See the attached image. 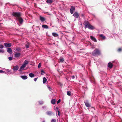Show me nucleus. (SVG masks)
<instances>
[{
    "label": "nucleus",
    "instance_id": "31",
    "mask_svg": "<svg viewBox=\"0 0 122 122\" xmlns=\"http://www.w3.org/2000/svg\"><path fill=\"white\" fill-rule=\"evenodd\" d=\"M54 109L56 111H57L58 109L57 107H54Z\"/></svg>",
    "mask_w": 122,
    "mask_h": 122
},
{
    "label": "nucleus",
    "instance_id": "5",
    "mask_svg": "<svg viewBox=\"0 0 122 122\" xmlns=\"http://www.w3.org/2000/svg\"><path fill=\"white\" fill-rule=\"evenodd\" d=\"M83 24L85 25V27L86 28H88L89 25H90L88 22H84Z\"/></svg>",
    "mask_w": 122,
    "mask_h": 122
},
{
    "label": "nucleus",
    "instance_id": "37",
    "mask_svg": "<svg viewBox=\"0 0 122 122\" xmlns=\"http://www.w3.org/2000/svg\"><path fill=\"white\" fill-rule=\"evenodd\" d=\"M39 103L40 105H41L43 103V102L42 101H39Z\"/></svg>",
    "mask_w": 122,
    "mask_h": 122
},
{
    "label": "nucleus",
    "instance_id": "38",
    "mask_svg": "<svg viewBox=\"0 0 122 122\" xmlns=\"http://www.w3.org/2000/svg\"><path fill=\"white\" fill-rule=\"evenodd\" d=\"M5 72L4 71L0 70V73H4Z\"/></svg>",
    "mask_w": 122,
    "mask_h": 122
},
{
    "label": "nucleus",
    "instance_id": "4",
    "mask_svg": "<svg viewBox=\"0 0 122 122\" xmlns=\"http://www.w3.org/2000/svg\"><path fill=\"white\" fill-rule=\"evenodd\" d=\"M16 19L17 20L19 21V23L20 24H22L23 22V19L22 18L20 17L17 18V19Z\"/></svg>",
    "mask_w": 122,
    "mask_h": 122
},
{
    "label": "nucleus",
    "instance_id": "49",
    "mask_svg": "<svg viewBox=\"0 0 122 122\" xmlns=\"http://www.w3.org/2000/svg\"><path fill=\"white\" fill-rule=\"evenodd\" d=\"M10 74V73H8L7 74V75H8V74H9H9Z\"/></svg>",
    "mask_w": 122,
    "mask_h": 122
},
{
    "label": "nucleus",
    "instance_id": "3",
    "mask_svg": "<svg viewBox=\"0 0 122 122\" xmlns=\"http://www.w3.org/2000/svg\"><path fill=\"white\" fill-rule=\"evenodd\" d=\"M75 8L74 6H71L70 10V12L71 14H72L75 11Z\"/></svg>",
    "mask_w": 122,
    "mask_h": 122
},
{
    "label": "nucleus",
    "instance_id": "1",
    "mask_svg": "<svg viewBox=\"0 0 122 122\" xmlns=\"http://www.w3.org/2000/svg\"><path fill=\"white\" fill-rule=\"evenodd\" d=\"M100 54V51L97 49H96L92 53V55L94 56L99 55Z\"/></svg>",
    "mask_w": 122,
    "mask_h": 122
},
{
    "label": "nucleus",
    "instance_id": "14",
    "mask_svg": "<svg viewBox=\"0 0 122 122\" xmlns=\"http://www.w3.org/2000/svg\"><path fill=\"white\" fill-rule=\"evenodd\" d=\"M113 66V64L111 62H109L108 65V66L110 68H112Z\"/></svg>",
    "mask_w": 122,
    "mask_h": 122
},
{
    "label": "nucleus",
    "instance_id": "10",
    "mask_svg": "<svg viewBox=\"0 0 122 122\" xmlns=\"http://www.w3.org/2000/svg\"><path fill=\"white\" fill-rule=\"evenodd\" d=\"M84 103L85 104V105L87 107H90V105L88 102L87 101H85Z\"/></svg>",
    "mask_w": 122,
    "mask_h": 122
},
{
    "label": "nucleus",
    "instance_id": "45",
    "mask_svg": "<svg viewBox=\"0 0 122 122\" xmlns=\"http://www.w3.org/2000/svg\"><path fill=\"white\" fill-rule=\"evenodd\" d=\"M71 77L72 79H74L75 78V76H72Z\"/></svg>",
    "mask_w": 122,
    "mask_h": 122
},
{
    "label": "nucleus",
    "instance_id": "40",
    "mask_svg": "<svg viewBox=\"0 0 122 122\" xmlns=\"http://www.w3.org/2000/svg\"><path fill=\"white\" fill-rule=\"evenodd\" d=\"M61 100L60 99H59L57 102V104H58L59 103H60V102Z\"/></svg>",
    "mask_w": 122,
    "mask_h": 122
},
{
    "label": "nucleus",
    "instance_id": "29",
    "mask_svg": "<svg viewBox=\"0 0 122 122\" xmlns=\"http://www.w3.org/2000/svg\"><path fill=\"white\" fill-rule=\"evenodd\" d=\"M29 44L28 43H27V44L26 45L25 47L26 48H28L29 47Z\"/></svg>",
    "mask_w": 122,
    "mask_h": 122
},
{
    "label": "nucleus",
    "instance_id": "36",
    "mask_svg": "<svg viewBox=\"0 0 122 122\" xmlns=\"http://www.w3.org/2000/svg\"><path fill=\"white\" fill-rule=\"evenodd\" d=\"M41 63H40L38 65V68H39L41 66Z\"/></svg>",
    "mask_w": 122,
    "mask_h": 122
},
{
    "label": "nucleus",
    "instance_id": "27",
    "mask_svg": "<svg viewBox=\"0 0 122 122\" xmlns=\"http://www.w3.org/2000/svg\"><path fill=\"white\" fill-rule=\"evenodd\" d=\"M67 94L69 96H70L71 95V92L69 91H68L67 92Z\"/></svg>",
    "mask_w": 122,
    "mask_h": 122
},
{
    "label": "nucleus",
    "instance_id": "9",
    "mask_svg": "<svg viewBox=\"0 0 122 122\" xmlns=\"http://www.w3.org/2000/svg\"><path fill=\"white\" fill-rule=\"evenodd\" d=\"M19 67L17 65L14 66L13 67V70L14 71H16L18 70Z\"/></svg>",
    "mask_w": 122,
    "mask_h": 122
},
{
    "label": "nucleus",
    "instance_id": "22",
    "mask_svg": "<svg viewBox=\"0 0 122 122\" xmlns=\"http://www.w3.org/2000/svg\"><path fill=\"white\" fill-rule=\"evenodd\" d=\"M29 75L30 77L31 78L34 77L35 76L34 74L32 73H29Z\"/></svg>",
    "mask_w": 122,
    "mask_h": 122
},
{
    "label": "nucleus",
    "instance_id": "8",
    "mask_svg": "<svg viewBox=\"0 0 122 122\" xmlns=\"http://www.w3.org/2000/svg\"><path fill=\"white\" fill-rule=\"evenodd\" d=\"M90 39L93 41H94L95 42H97V40L94 37L92 36H90Z\"/></svg>",
    "mask_w": 122,
    "mask_h": 122
},
{
    "label": "nucleus",
    "instance_id": "34",
    "mask_svg": "<svg viewBox=\"0 0 122 122\" xmlns=\"http://www.w3.org/2000/svg\"><path fill=\"white\" fill-rule=\"evenodd\" d=\"M45 73L44 71L43 70H42L41 71V74L42 75H43Z\"/></svg>",
    "mask_w": 122,
    "mask_h": 122
},
{
    "label": "nucleus",
    "instance_id": "44",
    "mask_svg": "<svg viewBox=\"0 0 122 122\" xmlns=\"http://www.w3.org/2000/svg\"><path fill=\"white\" fill-rule=\"evenodd\" d=\"M46 106H43L42 107V108L43 109H44L45 108H46Z\"/></svg>",
    "mask_w": 122,
    "mask_h": 122
},
{
    "label": "nucleus",
    "instance_id": "41",
    "mask_svg": "<svg viewBox=\"0 0 122 122\" xmlns=\"http://www.w3.org/2000/svg\"><path fill=\"white\" fill-rule=\"evenodd\" d=\"M48 87L49 90L50 91H51L52 90V89L50 87Z\"/></svg>",
    "mask_w": 122,
    "mask_h": 122
},
{
    "label": "nucleus",
    "instance_id": "47",
    "mask_svg": "<svg viewBox=\"0 0 122 122\" xmlns=\"http://www.w3.org/2000/svg\"><path fill=\"white\" fill-rule=\"evenodd\" d=\"M81 15L82 16V17L84 16V15L83 14H81Z\"/></svg>",
    "mask_w": 122,
    "mask_h": 122
},
{
    "label": "nucleus",
    "instance_id": "39",
    "mask_svg": "<svg viewBox=\"0 0 122 122\" xmlns=\"http://www.w3.org/2000/svg\"><path fill=\"white\" fill-rule=\"evenodd\" d=\"M57 113L58 114V115L59 116H60V112L59 111H57Z\"/></svg>",
    "mask_w": 122,
    "mask_h": 122
},
{
    "label": "nucleus",
    "instance_id": "6",
    "mask_svg": "<svg viewBox=\"0 0 122 122\" xmlns=\"http://www.w3.org/2000/svg\"><path fill=\"white\" fill-rule=\"evenodd\" d=\"M4 45L6 47H11V44L9 43H4Z\"/></svg>",
    "mask_w": 122,
    "mask_h": 122
},
{
    "label": "nucleus",
    "instance_id": "21",
    "mask_svg": "<svg viewBox=\"0 0 122 122\" xmlns=\"http://www.w3.org/2000/svg\"><path fill=\"white\" fill-rule=\"evenodd\" d=\"M88 28L92 30L94 29L95 28L93 26L90 24L89 25Z\"/></svg>",
    "mask_w": 122,
    "mask_h": 122
},
{
    "label": "nucleus",
    "instance_id": "26",
    "mask_svg": "<svg viewBox=\"0 0 122 122\" xmlns=\"http://www.w3.org/2000/svg\"><path fill=\"white\" fill-rule=\"evenodd\" d=\"M52 0H47V2L48 3H52Z\"/></svg>",
    "mask_w": 122,
    "mask_h": 122
},
{
    "label": "nucleus",
    "instance_id": "24",
    "mask_svg": "<svg viewBox=\"0 0 122 122\" xmlns=\"http://www.w3.org/2000/svg\"><path fill=\"white\" fill-rule=\"evenodd\" d=\"M47 80L45 77H44L43 78V83H45L46 81Z\"/></svg>",
    "mask_w": 122,
    "mask_h": 122
},
{
    "label": "nucleus",
    "instance_id": "46",
    "mask_svg": "<svg viewBox=\"0 0 122 122\" xmlns=\"http://www.w3.org/2000/svg\"><path fill=\"white\" fill-rule=\"evenodd\" d=\"M7 71L8 72H9L11 71L9 70L8 69H7Z\"/></svg>",
    "mask_w": 122,
    "mask_h": 122
},
{
    "label": "nucleus",
    "instance_id": "50",
    "mask_svg": "<svg viewBox=\"0 0 122 122\" xmlns=\"http://www.w3.org/2000/svg\"><path fill=\"white\" fill-rule=\"evenodd\" d=\"M42 122H45V121H43Z\"/></svg>",
    "mask_w": 122,
    "mask_h": 122
},
{
    "label": "nucleus",
    "instance_id": "12",
    "mask_svg": "<svg viewBox=\"0 0 122 122\" xmlns=\"http://www.w3.org/2000/svg\"><path fill=\"white\" fill-rule=\"evenodd\" d=\"M7 52L10 54H11L12 53V50L10 48H8L7 49Z\"/></svg>",
    "mask_w": 122,
    "mask_h": 122
},
{
    "label": "nucleus",
    "instance_id": "7",
    "mask_svg": "<svg viewBox=\"0 0 122 122\" xmlns=\"http://www.w3.org/2000/svg\"><path fill=\"white\" fill-rule=\"evenodd\" d=\"M79 15L77 12H75L73 14V16L74 17H75L76 18H78Z\"/></svg>",
    "mask_w": 122,
    "mask_h": 122
},
{
    "label": "nucleus",
    "instance_id": "43",
    "mask_svg": "<svg viewBox=\"0 0 122 122\" xmlns=\"http://www.w3.org/2000/svg\"><path fill=\"white\" fill-rule=\"evenodd\" d=\"M118 51H120L121 50V48H119V49H118Z\"/></svg>",
    "mask_w": 122,
    "mask_h": 122
},
{
    "label": "nucleus",
    "instance_id": "17",
    "mask_svg": "<svg viewBox=\"0 0 122 122\" xmlns=\"http://www.w3.org/2000/svg\"><path fill=\"white\" fill-rule=\"evenodd\" d=\"M28 63V61H27L26 60L24 61L22 65L25 67H26V65Z\"/></svg>",
    "mask_w": 122,
    "mask_h": 122
},
{
    "label": "nucleus",
    "instance_id": "30",
    "mask_svg": "<svg viewBox=\"0 0 122 122\" xmlns=\"http://www.w3.org/2000/svg\"><path fill=\"white\" fill-rule=\"evenodd\" d=\"M4 50L0 49V53H4Z\"/></svg>",
    "mask_w": 122,
    "mask_h": 122
},
{
    "label": "nucleus",
    "instance_id": "35",
    "mask_svg": "<svg viewBox=\"0 0 122 122\" xmlns=\"http://www.w3.org/2000/svg\"><path fill=\"white\" fill-rule=\"evenodd\" d=\"M4 46L2 45H0V48L1 49H3L4 48Z\"/></svg>",
    "mask_w": 122,
    "mask_h": 122
},
{
    "label": "nucleus",
    "instance_id": "28",
    "mask_svg": "<svg viewBox=\"0 0 122 122\" xmlns=\"http://www.w3.org/2000/svg\"><path fill=\"white\" fill-rule=\"evenodd\" d=\"M60 61L61 62H62L64 61V59L62 58H60Z\"/></svg>",
    "mask_w": 122,
    "mask_h": 122
},
{
    "label": "nucleus",
    "instance_id": "19",
    "mask_svg": "<svg viewBox=\"0 0 122 122\" xmlns=\"http://www.w3.org/2000/svg\"><path fill=\"white\" fill-rule=\"evenodd\" d=\"M43 28L45 29H48V26L46 25H42Z\"/></svg>",
    "mask_w": 122,
    "mask_h": 122
},
{
    "label": "nucleus",
    "instance_id": "15",
    "mask_svg": "<svg viewBox=\"0 0 122 122\" xmlns=\"http://www.w3.org/2000/svg\"><path fill=\"white\" fill-rule=\"evenodd\" d=\"M46 113L47 115L51 116L53 114V112L51 111H48L46 112Z\"/></svg>",
    "mask_w": 122,
    "mask_h": 122
},
{
    "label": "nucleus",
    "instance_id": "2",
    "mask_svg": "<svg viewBox=\"0 0 122 122\" xmlns=\"http://www.w3.org/2000/svg\"><path fill=\"white\" fill-rule=\"evenodd\" d=\"M12 15L16 17V19H17V18L20 17L21 16V13L19 12H14L12 13Z\"/></svg>",
    "mask_w": 122,
    "mask_h": 122
},
{
    "label": "nucleus",
    "instance_id": "42",
    "mask_svg": "<svg viewBox=\"0 0 122 122\" xmlns=\"http://www.w3.org/2000/svg\"><path fill=\"white\" fill-rule=\"evenodd\" d=\"M37 79V78H35L34 79V81H36Z\"/></svg>",
    "mask_w": 122,
    "mask_h": 122
},
{
    "label": "nucleus",
    "instance_id": "33",
    "mask_svg": "<svg viewBox=\"0 0 122 122\" xmlns=\"http://www.w3.org/2000/svg\"><path fill=\"white\" fill-rule=\"evenodd\" d=\"M8 59L10 61H11L12 60L13 58L12 57L10 56L8 57Z\"/></svg>",
    "mask_w": 122,
    "mask_h": 122
},
{
    "label": "nucleus",
    "instance_id": "18",
    "mask_svg": "<svg viewBox=\"0 0 122 122\" xmlns=\"http://www.w3.org/2000/svg\"><path fill=\"white\" fill-rule=\"evenodd\" d=\"M20 77L23 80H25L27 78V76H21Z\"/></svg>",
    "mask_w": 122,
    "mask_h": 122
},
{
    "label": "nucleus",
    "instance_id": "25",
    "mask_svg": "<svg viewBox=\"0 0 122 122\" xmlns=\"http://www.w3.org/2000/svg\"><path fill=\"white\" fill-rule=\"evenodd\" d=\"M53 36L55 37H57L58 36V35L57 33H52Z\"/></svg>",
    "mask_w": 122,
    "mask_h": 122
},
{
    "label": "nucleus",
    "instance_id": "48",
    "mask_svg": "<svg viewBox=\"0 0 122 122\" xmlns=\"http://www.w3.org/2000/svg\"><path fill=\"white\" fill-rule=\"evenodd\" d=\"M16 50H17V51H19V49H16Z\"/></svg>",
    "mask_w": 122,
    "mask_h": 122
},
{
    "label": "nucleus",
    "instance_id": "11",
    "mask_svg": "<svg viewBox=\"0 0 122 122\" xmlns=\"http://www.w3.org/2000/svg\"><path fill=\"white\" fill-rule=\"evenodd\" d=\"M21 55V54L20 53H17L15 54L14 56L16 58L19 57Z\"/></svg>",
    "mask_w": 122,
    "mask_h": 122
},
{
    "label": "nucleus",
    "instance_id": "23",
    "mask_svg": "<svg viewBox=\"0 0 122 122\" xmlns=\"http://www.w3.org/2000/svg\"><path fill=\"white\" fill-rule=\"evenodd\" d=\"M56 102V100L55 99H52L51 101V103L52 104H54Z\"/></svg>",
    "mask_w": 122,
    "mask_h": 122
},
{
    "label": "nucleus",
    "instance_id": "32",
    "mask_svg": "<svg viewBox=\"0 0 122 122\" xmlns=\"http://www.w3.org/2000/svg\"><path fill=\"white\" fill-rule=\"evenodd\" d=\"M51 122H56V120L55 119H52L51 121Z\"/></svg>",
    "mask_w": 122,
    "mask_h": 122
},
{
    "label": "nucleus",
    "instance_id": "16",
    "mask_svg": "<svg viewBox=\"0 0 122 122\" xmlns=\"http://www.w3.org/2000/svg\"><path fill=\"white\" fill-rule=\"evenodd\" d=\"M25 67L23 65H22L20 68L19 71H22L24 69Z\"/></svg>",
    "mask_w": 122,
    "mask_h": 122
},
{
    "label": "nucleus",
    "instance_id": "20",
    "mask_svg": "<svg viewBox=\"0 0 122 122\" xmlns=\"http://www.w3.org/2000/svg\"><path fill=\"white\" fill-rule=\"evenodd\" d=\"M99 36L100 37L102 38L103 39H106V38L105 36L102 34L99 35Z\"/></svg>",
    "mask_w": 122,
    "mask_h": 122
},
{
    "label": "nucleus",
    "instance_id": "13",
    "mask_svg": "<svg viewBox=\"0 0 122 122\" xmlns=\"http://www.w3.org/2000/svg\"><path fill=\"white\" fill-rule=\"evenodd\" d=\"M40 19L41 21L42 22L46 20L45 18L43 17H42L41 16H40Z\"/></svg>",
    "mask_w": 122,
    "mask_h": 122
}]
</instances>
